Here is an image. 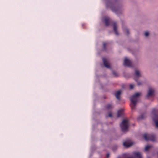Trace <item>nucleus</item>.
<instances>
[{"label": "nucleus", "instance_id": "nucleus-6", "mask_svg": "<svg viewBox=\"0 0 158 158\" xmlns=\"http://www.w3.org/2000/svg\"><path fill=\"white\" fill-rule=\"evenodd\" d=\"M102 61L104 66L108 68H110V66L108 63L107 59L105 58H103Z\"/></svg>", "mask_w": 158, "mask_h": 158}, {"label": "nucleus", "instance_id": "nucleus-9", "mask_svg": "<svg viewBox=\"0 0 158 158\" xmlns=\"http://www.w3.org/2000/svg\"><path fill=\"white\" fill-rule=\"evenodd\" d=\"M122 91L119 90L116 92L114 95L116 98L118 100L120 99V95L121 94Z\"/></svg>", "mask_w": 158, "mask_h": 158}, {"label": "nucleus", "instance_id": "nucleus-8", "mask_svg": "<svg viewBox=\"0 0 158 158\" xmlns=\"http://www.w3.org/2000/svg\"><path fill=\"white\" fill-rule=\"evenodd\" d=\"M154 93V90L152 89H150L148 91V94L147 95V97H148L152 96L153 95Z\"/></svg>", "mask_w": 158, "mask_h": 158}, {"label": "nucleus", "instance_id": "nucleus-4", "mask_svg": "<svg viewBox=\"0 0 158 158\" xmlns=\"http://www.w3.org/2000/svg\"><path fill=\"white\" fill-rule=\"evenodd\" d=\"M123 64L125 66L129 67H131L132 66L131 62L127 58H125L124 59Z\"/></svg>", "mask_w": 158, "mask_h": 158}, {"label": "nucleus", "instance_id": "nucleus-3", "mask_svg": "<svg viewBox=\"0 0 158 158\" xmlns=\"http://www.w3.org/2000/svg\"><path fill=\"white\" fill-rule=\"evenodd\" d=\"M143 137L145 140L146 141L151 140L154 141L155 140V137L153 135L144 134L143 135Z\"/></svg>", "mask_w": 158, "mask_h": 158}, {"label": "nucleus", "instance_id": "nucleus-11", "mask_svg": "<svg viewBox=\"0 0 158 158\" xmlns=\"http://www.w3.org/2000/svg\"><path fill=\"white\" fill-rule=\"evenodd\" d=\"M113 27L114 31L116 35H118V33L117 31V27L116 24L115 23H114L113 24Z\"/></svg>", "mask_w": 158, "mask_h": 158}, {"label": "nucleus", "instance_id": "nucleus-14", "mask_svg": "<svg viewBox=\"0 0 158 158\" xmlns=\"http://www.w3.org/2000/svg\"><path fill=\"white\" fill-rule=\"evenodd\" d=\"M146 117V114H142L140 116L138 117V119L139 120L140 119H144Z\"/></svg>", "mask_w": 158, "mask_h": 158}, {"label": "nucleus", "instance_id": "nucleus-10", "mask_svg": "<svg viewBox=\"0 0 158 158\" xmlns=\"http://www.w3.org/2000/svg\"><path fill=\"white\" fill-rule=\"evenodd\" d=\"M135 75L136 77H135L134 79L136 81H137V78H139L141 76V75L139 71L137 70H135Z\"/></svg>", "mask_w": 158, "mask_h": 158}, {"label": "nucleus", "instance_id": "nucleus-22", "mask_svg": "<svg viewBox=\"0 0 158 158\" xmlns=\"http://www.w3.org/2000/svg\"><path fill=\"white\" fill-rule=\"evenodd\" d=\"M130 89H132L134 87V85L132 84H131L130 85Z\"/></svg>", "mask_w": 158, "mask_h": 158}, {"label": "nucleus", "instance_id": "nucleus-1", "mask_svg": "<svg viewBox=\"0 0 158 158\" xmlns=\"http://www.w3.org/2000/svg\"><path fill=\"white\" fill-rule=\"evenodd\" d=\"M140 94L139 93H136L135 94L130 98V101L131 103L130 104V106L132 110L135 109L136 103L138 101V98Z\"/></svg>", "mask_w": 158, "mask_h": 158}, {"label": "nucleus", "instance_id": "nucleus-2", "mask_svg": "<svg viewBox=\"0 0 158 158\" xmlns=\"http://www.w3.org/2000/svg\"><path fill=\"white\" fill-rule=\"evenodd\" d=\"M128 120L126 119H123L120 126L122 131L125 132L127 131L128 128Z\"/></svg>", "mask_w": 158, "mask_h": 158}, {"label": "nucleus", "instance_id": "nucleus-18", "mask_svg": "<svg viewBox=\"0 0 158 158\" xmlns=\"http://www.w3.org/2000/svg\"><path fill=\"white\" fill-rule=\"evenodd\" d=\"M112 74L115 77L117 76L118 75L117 73L116 72L114 71L112 72Z\"/></svg>", "mask_w": 158, "mask_h": 158}, {"label": "nucleus", "instance_id": "nucleus-25", "mask_svg": "<svg viewBox=\"0 0 158 158\" xmlns=\"http://www.w3.org/2000/svg\"><path fill=\"white\" fill-rule=\"evenodd\" d=\"M141 85V83L140 82H138V85Z\"/></svg>", "mask_w": 158, "mask_h": 158}, {"label": "nucleus", "instance_id": "nucleus-15", "mask_svg": "<svg viewBox=\"0 0 158 158\" xmlns=\"http://www.w3.org/2000/svg\"><path fill=\"white\" fill-rule=\"evenodd\" d=\"M111 9L113 11L115 12H117L118 10V9L115 7H111Z\"/></svg>", "mask_w": 158, "mask_h": 158}, {"label": "nucleus", "instance_id": "nucleus-5", "mask_svg": "<svg viewBox=\"0 0 158 158\" xmlns=\"http://www.w3.org/2000/svg\"><path fill=\"white\" fill-rule=\"evenodd\" d=\"M153 121L155 123L156 128L158 127V114H154V116L152 117Z\"/></svg>", "mask_w": 158, "mask_h": 158}, {"label": "nucleus", "instance_id": "nucleus-20", "mask_svg": "<svg viewBox=\"0 0 158 158\" xmlns=\"http://www.w3.org/2000/svg\"><path fill=\"white\" fill-rule=\"evenodd\" d=\"M149 35V33L148 32H146L145 33V36L147 37Z\"/></svg>", "mask_w": 158, "mask_h": 158}, {"label": "nucleus", "instance_id": "nucleus-17", "mask_svg": "<svg viewBox=\"0 0 158 158\" xmlns=\"http://www.w3.org/2000/svg\"><path fill=\"white\" fill-rule=\"evenodd\" d=\"M112 107V106L110 104H108L107 105L106 108L108 109H109Z\"/></svg>", "mask_w": 158, "mask_h": 158}, {"label": "nucleus", "instance_id": "nucleus-24", "mask_svg": "<svg viewBox=\"0 0 158 158\" xmlns=\"http://www.w3.org/2000/svg\"><path fill=\"white\" fill-rule=\"evenodd\" d=\"M108 115L109 117H111L112 116V114L111 113H109Z\"/></svg>", "mask_w": 158, "mask_h": 158}, {"label": "nucleus", "instance_id": "nucleus-16", "mask_svg": "<svg viewBox=\"0 0 158 158\" xmlns=\"http://www.w3.org/2000/svg\"><path fill=\"white\" fill-rule=\"evenodd\" d=\"M152 147V146L151 145H147V146H146L145 150V151H147Z\"/></svg>", "mask_w": 158, "mask_h": 158}, {"label": "nucleus", "instance_id": "nucleus-19", "mask_svg": "<svg viewBox=\"0 0 158 158\" xmlns=\"http://www.w3.org/2000/svg\"><path fill=\"white\" fill-rule=\"evenodd\" d=\"M107 43H103V48L104 50L106 49V46L107 45Z\"/></svg>", "mask_w": 158, "mask_h": 158}, {"label": "nucleus", "instance_id": "nucleus-23", "mask_svg": "<svg viewBox=\"0 0 158 158\" xmlns=\"http://www.w3.org/2000/svg\"><path fill=\"white\" fill-rule=\"evenodd\" d=\"M110 156V154L109 153H107L106 155V157L107 158H109Z\"/></svg>", "mask_w": 158, "mask_h": 158}, {"label": "nucleus", "instance_id": "nucleus-21", "mask_svg": "<svg viewBox=\"0 0 158 158\" xmlns=\"http://www.w3.org/2000/svg\"><path fill=\"white\" fill-rule=\"evenodd\" d=\"M126 33L127 35H128L129 34V30L128 29H126Z\"/></svg>", "mask_w": 158, "mask_h": 158}, {"label": "nucleus", "instance_id": "nucleus-13", "mask_svg": "<svg viewBox=\"0 0 158 158\" xmlns=\"http://www.w3.org/2000/svg\"><path fill=\"white\" fill-rule=\"evenodd\" d=\"M123 110L121 109L118 110L117 112V117H119L123 115Z\"/></svg>", "mask_w": 158, "mask_h": 158}, {"label": "nucleus", "instance_id": "nucleus-26", "mask_svg": "<svg viewBox=\"0 0 158 158\" xmlns=\"http://www.w3.org/2000/svg\"><path fill=\"white\" fill-rule=\"evenodd\" d=\"M155 109L153 110V111H155Z\"/></svg>", "mask_w": 158, "mask_h": 158}, {"label": "nucleus", "instance_id": "nucleus-12", "mask_svg": "<svg viewBox=\"0 0 158 158\" xmlns=\"http://www.w3.org/2000/svg\"><path fill=\"white\" fill-rule=\"evenodd\" d=\"M104 23L106 26H108L110 23V19L108 18H105L104 19Z\"/></svg>", "mask_w": 158, "mask_h": 158}, {"label": "nucleus", "instance_id": "nucleus-7", "mask_svg": "<svg viewBox=\"0 0 158 158\" xmlns=\"http://www.w3.org/2000/svg\"><path fill=\"white\" fill-rule=\"evenodd\" d=\"M133 144V143H130L128 141H126L123 143V146L126 148L130 147Z\"/></svg>", "mask_w": 158, "mask_h": 158}]
</instances>
